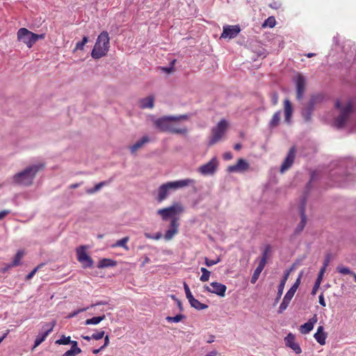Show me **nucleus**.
Instances as JSON below:
<instances>
[{"instance_id": "6e6552de", "label": "nucleus", "mask_w": 356, "mask_h": 356, "mask_svg": "<svg viewBox=\"0 0 356 356\" xmlns=\"http://www.w3.org/2000/svg\"><path fill=\"white\" fill-rule=\"evenodd\" d=\"M182 211V207L179 204L176 203L170 207L159 209L157 211V214L161 216L163 220L166 221L168 219L172 220L173 218H176L175 216L181 213Z\"/></svg>"}, {"instance_id": "2eb2a0df", "label": "nucleus", "mask_w": 356, "mask_h": 356, "mask_svg": "<svg viewBox=\"0 0 356 356\" xmlns=\"http://www.w3.org/2000/svg\"><path fill=\"white\" fill-rule=\"evenodd\" d=\"M240 31L241 28L238 25H225L223 26L220 38L233 39L238 35Z\"/></svg>"}, {"instance_id": "393cba45", "label": "nucleus", "mask_w": 356, "mask_h": 356, "mask_svg": "<svg viewBox=\"0 0 356 356\" xmlns=\"http://www.w3.org/2000/svg\"><path fill=\"white\" fill-rule=\"evenodd\" d=\"M150 139L147 136H143L140 140L135 143L130 147V151L131 153H134L138 149L141 148L145 144L149 143Z\"/></svg>"}, {"instance_id": "ea45409f", "label": "nucleus", "mask_w": 356, "mask_h": 356, "mask_svg": "<svg viewBox=\"0 0 356 356\" xmlns=\"http://www.w3.org/2000/svg\"><path fill=\"white\" fill-rule=\"evenodd\" d=\"M201 272H202V275L201 277H200V281L202 282H207L209 280V277H210V275H211V272L209 270H208L206 268H201Z\"/></svg>"}, {"instance_id": "6ab92c4d", "label": "nucleus", "mask_w": 356, "mask_h": 356, "mask_svg": "<svg viewBox=\"0 0 356 356\" xmlns=\"http://www.w3.org/2000/svg\"><path fill=\"white\" fill-rule=\"evenodd\" d=\"M293 113V106L289 99H286L284 101V122L287 124H291L292 123V115Z\"/></svg>"}, {"instance_id": "4be33fe9", "label": "nucleus", "mask_w": 356, "mask_h": 356, "mask_svg": "<svg viewBox=\"0 0 356 356\" xmlns=\"http://www.w3.org/2000/svg\"><path fill=\"white\" fill-rule=\"evenodd\" d=\"M294 294L295 293L292 291V290H288L280 305L279 309L277 311L279 314L283 313V312L286 309Z\"/></svg>"}, {"instance_id": "39448f33", "label": "nucleus", "mask_w": 356, "mask_h": 356, "mask_svg": "<svg viewBox=\"0 0 356 356\" xmlns=\"http://www.w3.org/2000/svg\"><path fill=\"white\" fill-rule=\"evenodd\" d=\"M44 34H36L26 28H21L17 31V39L24 43L28 48H31L38 40L44 38Z\"/></svg>"}, {"instance_id": "49530a36", "label": "nucleus", "mask_w": 356, "mask_h": 356, "mask_svg": "<svg viewBox=\"0 0 356 356\" xmlns=\"http://www.w3.org/2000/svg\"><path fill=\"white\" fill-rule=\"evenodd\" d=\"M261 272H262L261 270H259V268H256V269L254 270V271L252 275L251 280H250V282L252 284H254L257 281Z\"/></svg>"}, {"instance_id": "b1692460", "label": "nucleus", "mask_w": 356, "mask_h": 356, "mask_svg": "<svg viewBox=\"0 0 356 356\" xmlns=\"http://www.w3.org/2000/svg\"><path fill=\"white\" fill-rule=\"evenodd\" d=\"M314 339L321 345L325 344L327 334L324 332V327L322 325L318 327L316 332L314 335Z\"/></svg>"}, {"instance_id": "c03bdc74", "label": "nucleus", "mask_w": 356, "mask_h": 356, "mask_svg": "<svg viewBox=\"0 0 356 356\" xmlns=\"http://www.w3.org/2000/svg\"><path fill=\"white\" fill-rule=\"evenodd\" d=\"M176 63V60L174 59L170 63V65L168 67H162L161 70L163 72L170 74L175 71V64Z\"/></svg>"}, {"instance_id": "2f4dec72", "label": "nucleus", "mask_w": 356, "mask_h": 356, "mask_svg": "<svg viewBox=\"0 0 356 356\" xmlns=\"http://www.w3.org/2000/svg\"><path fill=\"white\" fill-rule=\"evenodd\" d=\"M105 315H102V316H95V317H92L91 318H88L87 319L84 324L86 325H97L99 324L101 321H102L103 320L105 319Z\"/></svg>"}, {"instance_id": "ddd939ff", "label": "nucleus", "mask_w": 356, "mask_h": 356, "mask_svg": "<svg viewBox=\"0 0 356 356\" xmlns=\"http://www.w3.org/2000/svg\"><path fill=\"white\" fill-rule=\"evenodd\" d=\"M165 184H166L167 187L170 191H176L177 189L182 188L190 185H194L195 184V181L193 179L187 178L174 181H168Z\"/></svg>"}, {"instance_id": "603ef678", "label": "nucleus", "mask_w": 356, "mask_h": 356, "mask_svg": "<svg viewBox=\"0 0 356 356\" xmlns=\"http://www.w3.org/2000/svg\"><path fill=\"white\" fill-rule=\"evenodd\" d=\"M89 309V307H83L78 309L77 310H74L68 315V318H73L75 317L76 315H78L79 313L86 312Z\"/></svg>"}, {"instance_id": "bf43d9fd", "label": "nucleus", "mask_w": 356, "mask_h": 356, "mask_svg": "<svg viewBox=\"0 0 356 356\" xmlns=\"http://www.w3.org/2000/svg\"><path fill=\"white\" fill-rule=\"evenodd\" d=\"M222 157L225 160L229 161L232 159L233 155L230 152H227L223 154Z\"/></svg>"}, {"instance_id": "f3484780", "label": "nucleus", "mask_w": 356, "mask_h": 356, "mask_svg": "<svg viewBox=\"0 0 356 356\" xmlns=\"http://www.w3.org/2000/svg\"><path fill=\"white\" fill-rule=\"evenodd\" d=\"M250 168L249 163L243 159H239L237 161V163L236 165H229L227 171L229 173L231 172H244L246 170H248Z\"/></svg>"}, {"instance_id": "a19ab883", "label": "nucleus", "mask_w": 356, "mask_h": 356, "mask_svg": "<svg viewBox=\"0 0 356 356\" xmlns=\"http://www.w3.org/2000/svg\"><path fill=\"white\" fill-rule=\"evenodd\" d=\"M144 236L146 238H149V239H153V240H159L162 237V234L161 232H156V234H151V233H148V232H145L144 234Z\"/></svg>"}, {"instance_id": "0e129e2a", "label": "nucleus", "mask_w": 356, "mask_h": 356, "mask_svg": "<svg viewBox=\"0 0 356 356\" xmlns=\"http://www.w3.org/2000/svg\"><path fill=\"white\" fill-rule=\"evenodd\" d=\"M10 213V210H3V211H0V220L5 218Z\"/></svg>"}, {"instance_id": "e433bc0d", "label": "nucleus", "mask_w": 356, "mask_h": 356, "mask_svg": "<svg viewBox=\"0 0 356 356\" xmlns=\"http://www.w3.org/2000/svg\"><path fill=\"white\" fill-rule=\"evenodd\" d=\"M323 99V97L321 95H314L311 97L308 104L314 108L315 104L321 102Z\"/></svg>"}, {"instance_id": "5fc2aeb1", "label": "nucleus", "mask_w": 356, "mask_h": 356, "mask_svg": "<svg viewBox=\"0 0 356 356\" xmlns=\"http://www.w3.org/2000/svg\"><path fill=\"white\" fill-rule=\"evenodd\" d=\"M264 25H267L270 28H273L275 25V19L273 17H269L265 22Z\"/></svg>"}, {"instance_id": "09e8293b", "label": "nucleus", "mask_w": 356, "mask_h": 356, "mask_svg": "<svg viewBox=\"0 0 356 356\" xmlns=\"http://www.w3.org/2000/svg\"><path fill=\"white\" fill-rule=\"evenodd\" d=\"M70 344H71L70 350H73L74 352H75L77 354H79L81 353V348L78 347V343L76 341L71 340V342L70 343Z\"/></svg>"}, {"instance_id": "052dcab7", "label": "nucleus", "mask_w": 356, "mask_h": 356, "mask_svg": "<svg viewBox=\"0 0 356 356\" xmlns=\"http://www.w3.org/2000/svg\"><path fill=\"white\" fill-rule=\"evenodd\" d=\"M318 302L321 306L325 307L326 304H325V301L324 296H323V293L318 296Z\"/></svg>"}, {"instance_id": "a18cd8bd", "label": "nucleus", "mask_w": 356, "mask_h": 356, "mask_svg": "<svg viewBox=\"0 0 356 356\" xmlns=\"http://www.w3.org/2000/svg\"><path fill=\"white\" fill-rule=\"evenodd\" d=\"M44 266V264H40L38 266H36L34 269H33L26 276V280H29L33 278L35 274L38 271V270Z\"/></svg>"}, {"instance_id": "c9c22d12", "label": "nucleus", "mask_w": 356, "mask_h": 356, "mask_svg": "<svg viewBox=\"0 0 356 356\" xmlns=\"http://www.w3.org/2000/svg\"><path fill=\"white\" fill-rule=\"evenodd\" d=\"M191 306L195 308L197 310H203L208 308V305L200 302L198 300L195 299L191 303H190Z\"/></svg>"}, {"instance_id": "423d86ee", "label": "nucleus", "mask_w": 356, "mask_h": 356, "mask_svg": "<svg viewBox=\"0 0 356 356\" xmlns=\"http://www.w3.org/2000/svg\"><path fill=\"white\" fill-rule=\"evenodd\" d=\"M306 203L307 197L306 196H304L298 205V211L300 216V221L295 228L293 234L291 236V238L296 237L298 235H300L306 226L307 222V218L305 213Z\"/></svg>"}, {"instance_id": "20e7f679", "label": "nucleus", "mask_w": 356, "mask_h": 356, "mask_svg": "<svg viewBox=\"0 0 356 356\" xmlns=\"http://www.w3.org/2000/svg\"><path fill=\"white\" fill-rule=\"evenodd\" d=\"M335 107L341 110L340 114L334 120V125L338 129H342L347 122L350 114L353 111L351 102H348L345 106H341L340 101L335 102Z\"/></svg>"}, {"instance_id": "69168bd1", "label": "nucleus", "mask_w": 356, "mask_h": 356, "mask_svg": "<svg viewBox=\"0 0 356 356\" xmlns=\"http://www.w3.org/2000/svg\"><path fill=\"white\" fill-rule=\"evenodd\" d=\"M184 291H185L186 296V295H189L190 293H191L190 288H189L188 285L186 282L184 283Z\"/></svg>"}, {"instance_id": "de8ad7c7", "label": "nucleus", "mask_w": 356, "mask_h": 356, "mask_svg": "<svg viewBox=\"0 0 356 356\" xmlns=\"http://www.w3.org/2000/svg\"><path fill=\"white\" fill-rule=\"evenodd\" d=\"M302 276V272H301L300 273V275H299L298 277L297 278V280H296L295 283L289 289L290 290H292V291H293L294 293H296V291H297V289L300 284V280H301Z\"/></svg>"}, {"instance_id": "f8f14e48", "label": "nucleus", "mask_w": 356, "mask_h": 356, "mask_svg": "<svg viewBox=\"0 0 356 356\" xmlns=\"http://www.w3.org/2000/svg\"><path fill=\"white\" fill-rule=\"evenodd\" d=\"M210 286L211 287L209 286H204V291L211 293H215L220 297H225L227 290V286L225 284L217 282H213L210 284Z\"/></svg>"}, {"instance_id": "72a5a7b5", "label": "nucleus", "mask_w": 356, "mask_h": 356, "mask_svg": "<svg viewBox=\"0 0 356 356\" xmlns=\"http://www.w3.org/2000/svg\"><path fill=\"white\" fill-rule=\"evenodd\" d=\"M186 316L184 314H177L175 316H167L165 318V320L168 322V323H179L180 322L181 320H184V319H186Z\"/></svg>"}, {"instance_id": "338daca9", "label": "nucleus", "mask_w": 356, "mask_h": 356, "mask_svg": "<svg viewBox=\"0 0 356 356\" xmlns=\"http://www.w3.org/2000/svg\"><path fill=\"white\" fill-rule=\"evenodd\" d=\"M277 101H278L277 95L276 93H274L272 95V103H273V105H276L277 104Z\"/></svg>"}, {"instance_id": "680f3d73", "label": "nucleus", "mask_w": 356, "mask_h": 356, "mask_svg": "<svg viewBox=\"0 0 356 356\" xmlns=\"http://www.w3.org/2000/svg\"><path fill=\"white\" fill-rule=\"evenodd\" d=\"M172 297L173 299H175L176 300V302H177V307H179V311L182 312L184 310V308H183L181 302L179 299L175 298V296H172Z\"/></svg>"}, {"instance_id": "9b49d317", "label": "nucleus", "mask_w": 356, "mask_h": 356, "mask_svg": "<svg viewBox=\"0 0 356 356\" xmlns=\"http://www.w3.org/2000/svg\"><path fill=\"white\" fill-rule=\"evenodd\" d=\"M77 260L82 264L84 268H91L93 265V261L86 253L85 247L80 246L76 249Z\"/></svg>"}, {"instance_id": "774afa93", "label": "nucleus", "mask_w": 356, "mask_h": 356, "mask_svg": "<svg viewBox=\"0 0 356 356\" xmlns=\"http://www.w3.org/2000/svg\"><path fill=\"white\" fill-rule=\"evenodd\" d=\"M327 267V266H325L324 265H323V266L321 267V270H320V271L318 272V275L319 277H323L324 273H325Z\"/></svg>"}, {"instance_id": "473e14b6", "label": "nucleus", "mask_w": 356, "mask_h": 356, "mask_svg": "<svg viewBox=\"0 0 356 356\" xmlns=\"http://www.w3.org/2000/svg\"><path fill=\"white\" fill-rule=\"evenodd\" d=\"M129 238L128 236L124 237L120 240L117 241L116 243L112 245V247H121L123 248L124 250H128L129 247L127 246V243L129 241Z\"/></svg>"}, {"instance_id": "7c9ffc66", "label": "nucleus", "mask_w": 356, "mask_h": 356, "mask_svg": "<svg viewBox=\"0 0 356 356\" xmlns=\"http://www.w3.org/2000/svg\"><path fill=\"white\" fill-rule=\"evenodd\" d=\"M116 264L117 262L115 260H113L111 259L104 258L99 261L97 264V268H105L108 267H114L116 266Z\"/></svg>"}, {"instance_id": "a211bd4d", "label": "nucleus", "mask_w": 356, "mask_h": 356, "mask_svg": "<svg viewBox=\"0 0 356 356\" xmlns=\"http://www.w3.org/2000/svg\"><path fill=\"white\" fill-rule=\"evenodd\" d=\"M179 226V223L178 222L177 218H173L170 221V228L166 231L165 234H164V239L165 241H170L171 240L175 234L178 233V228Z\"/></svg>"}, {"instance_id": "5701e85b", "label": "nucleus", "mask_w": 356, "mask_h": 356, "mask_svg": "<svg viewBox=\"0 0 356 356\" xmlns=\"http://www.w3.org/2000/svg\"><path fill=\"white\" fill-rule=\"evenodd\" d=\"M289 274H290V270H286L284 272V275L282 279L281 280V281L279 284L278 288H277V296L275 300V302H278L282 296L284 286L286 282V280L289 278Z\"/></svg>"}, {"instance_id": "f704fd0d", "label": "nucleus", "mask_w": 356, "mask_h": 356, "mask_svg": "<svg viewBox=\"0 0 356 356\" xmlns=\"http://www.w3.org/2000/svg\"><path fill=\"white\" fill-rule=\"evenodd\" d=\"M108 184V182L106 181H101L97 184L93 188H89L86 191L87 193L92 194L97 191H99L103 186Z\"/></svg>"}, {"instance_id": "c85d7f7f", "label": "nucleus", "mask_w": 356, "mask_h": 356, "mask_svg": "<svg viewBox=\"0 0 356 356\" xmlns=\"http://www.w3.org/2000/svg\"><path fill=\"white\" fill-rule=\"evenodd\" d=\"M24 256V251L23 250H19L15 255L12 262L8 264V268H13L18 266L21 264L20 261Z\"/></svg>"}, {"instance_id": "f257e3e1", "label": "nucleus", "mask_w": 356, "mask_h": 356, "mask_svg": "<svg viewBox=\"0 0 356 356\" xmlns=\"http://www.w3.org/2000/svg\"><path fill=\"white\" fill-rule=\"evenodd\" d=\"M188 118V116L187 115L163 116L156 119L154 123L155 127L161 131L186 134L188 131L186 127H177L172 124V122L186 120Z\"/></svg>"}, {"instance_id": "aec40b11", "label": "nucleus", "mask_w": 356, "mask_h": 356, "mask_svg": "<svg viewBox=\"0 0 356 356\" xmlns=\"http://www.w3.org/2000/svg\"><path fill=\"white\" fill-rule=\"evenodd\" d=\"M285 344L286 346L291 348L296 354H300L302 349L298 343L295 342V336L292 333H289L284 338Z\"/></svg>"}, {"instance_id": "dca6fc26", "label": "nucleus", "mask_w": 356, "mask_h": 356, "mask_svg": "<svg viewBox=\"0 0 356 356\" xmlns=\"http://www.w3.org/2000/svg\"><path fill=\"white\" fill-rule=\"evenodd\" d=\"M296 152V150L295 147H292L290 148L285 159L284 160L282 164L281 165L280 172L282 173H284L286 170L289 169L293 165L295 160Z\"/></svg>"}, {"instance_id": "37998d69", "label": "nucleus", "mask_w": 356, "mask_h": 356, "mask_svg": "<svg viewBox=\"0 0 356 356\" xmlns=\"http://www.w3.org/2000/svg\"><path fill=\"white\" fill-rule=\"evenodd\" d=\"M88 42V37L83 36L81 41L76 42L74 51L76 50H82L83 49L84 45Z\"/></svg>"}, {"instance_id": "4c0bfd02", "label": "nucleus", "mask_w": 356, "mask_h": 356, "mask_svg": "<svg viewBox=\"0 0 356 356\" xmlns=\"http://www.w3.org/2000/svg\"><path fill=\"white\" fill-rule=\"evenodd\" d=\"M322 280H323L322 277H319L318 275L317 276V278L314 282V284L313 286V288H312V290L311 292V294L312 296H315L316 294V292H317L318 289H319L320 285L321 284Z\"/></svg>"}, {"instance_id": "0eeeda50", "label": "nucleus", "mask_w": 356, "mask_h": 356, "mask_svg": "<svg viewBox=\"0 0 356 356\" xmlns=\"http://www.w3.org/2000/svg\"><path fill=\"white\" fill-rule=\"evenodd\" d=\"M228 123L226 120H221L216 127L211 129V136L209 141V145H213L218 143L225 134L227 128Z\"/></svg>"}, {"instance_id": "a878e982", "label": "nucleus", "mask_w": 356, "mask_h": 356, "mask_svg": "<svg viewBox=\"0 0 356 356\" xmlns=\"http://www.w3.org/2000/svg\"><path fill=\"white\" fill-rule=\"evenodd\" d=\"M170 190L167 187L165 184L161 185L158 189L157 201L161 202L166 199L169 194Z\"/></svg>"}, {"instance_id": "6e6d98bb", "label": "nucleus", "mask_w": 356, "mask_h": 356, "mask_svg": "<svg viewBox=\"0 0 356 356\" xmlns=\"http://www.w3.org/2000/svg\"><path fill=\"white\" fill-rule=\"evenodd\" d=\"M108 304V302L106 301V300H99V301H97L95 303L92 304L90 306H88V307H89V309H90V308L94 307L95 306L106 305Z\"/></svg>"}, {"instance_id": "58836bf2", "label": "nucleus", "mask_w": 356, "mask_h": 356, "mask_svg": "<svg viewBox=\"0 0 356 356\" xmlns=\"http://www.w3.org/2000/svg\"><path fill=\"white\" fill-rule=\"evenodd\" d=\"M337 270L338 273L342 275H354V272L352 271L349 268L343 266H338Z\"/></svg>"}, {"instance_id": "f03ea898", "label": "nucleus", "mask_w": 356, "mask_h": 356, "mask_svg": "<svg viewBox=\"0 0 356 356\" xmlns=\"http://www.w3.org/2000/svg\"><path fill=\"white\" fill-rule=\"evenodd\" d=\"M43 167L44 165L42 163L29 165L24 170L15 174L13 176V181L19 185H31L37 172Z\"/></svg>"}, {"instance_id": "c756f323", "label": "nucleus", "mask_w": 356, "mask_h": 356, "mask_svg": "<svg viewBox=\"0 0 356 356\" xmlns=\"http://www.w3.org/2000/svg\"><path fill=\"white\" fill-rule=\"evenodd\" d=\"M154 97L149 96L147 97L141 99L139 102V106L141 108H152L154 106Z\"/></svg>"}, {"instance_id": "cd10ccee", "label": "nucleus", "mask_w": 356, "mask_h": 356, "mask_svg": "<svg viewBox=\"0 0 356 356\" xmlns=\"http://www.w3.org/2000/svg\"><path fill=\"white\" fill-rule=\"evenodd\" d=\"M314 110V108L307 104V106L302 108L301 111V115L305 122H310L312 121V115Z\"/></svg>"}, {"instance_id": "4d7b16f0", "label": "nucleus", "mask_w": 356, "mask_h": 356, "mask_svg": "<svg viewBox=\"0 0 356 356\" xmlns=\"http://www.w3.org/2000/svg\"><path fill=\"white\" fill-rule=\"evenodd\" d=\"M266 262H267V260H265V259H260L257 268H259V270H263L266 264Z\"/></svg>"}, {"instance_id": "864d4df0", "label": "nucleus", "mask_w": 356, "mask_h": 356, "mask_svg": "<svg viewBox=\"0 0 356 356\" xmlns=\"http://www.w3.org/2000/svg\"><path fill=\"white\" fill-rule=\"evenodd\" d=\"M104 334H105V332L104 330H101L96 333H93L90 336V338H92V339H95V340H99L104 337Z\"/></svg>"}, {"instance_id": "7ed1b4c3", "label": "nucleus", "mask_w": 356, "mask_h": 356, "mask_svg": "<svg viewBox=\"0 0 356 356\" xmlns=\"http://www.w3.org/2000/svg\"><path fill=\"white\" fill-rule=\"evenodd\" d=\"M110 38L107 31H102L97 37L91 52V56L99 59L106 55L109 49Z\"/></svg>"}, {"instance_id": "bb28decb", "label": "nucleus", "mask_w": 356, "mask_h": 356, "mask_svg": "<svg viewBox=\"0 0 356 356\" xmlns=\"http://www.w3.org/2000/svg\"><path fill=\"white\" fill-rule=\"evenodd\" d=\"M281 110H279L274 113L271 120L268 122V127L270 129H273L278 127L281 120Z\"/></svg>"}, {"instance_id": "1a4fd4ad", "label": "nucleus", "mask_w": 356, "mask_h": 356, "mask_svg": "<svg viewBox=\"0 0 356 356\" xmlns=\"http://www.w3.org/2000/svg\"><path fill=\"white\" fill-rule=\"evenodd\" d=\"M218 161L216 157L212 158L207 163L200 165L197 168V172L203 176L213 175L217 170Z\"/></svg>"}, {"instance_id": "3c124183", "label": "nucleus", "mask_w": 356, "mask_h": 356, "mask_svg": "<svg viewBox=\"0 0 356 356\" xmlns=\"http://www.w3.org/2000/svg\"><path fill=\"white\" fill-rule=\"evenodd\" d=\"M271 252V247L270 245H265L264 250L262 252V256L261 259H265V260L268 259V255Z\"/></svg>"}, {"instance_id": "9d476101", "label": "nucleus", "mask_w": 356, "mask_h": 356, "mask_svg": "<svg viewBox=\"0 0 356 356\" xmlns=\"http://www.w3.org/2000/svg\"><path fill=\"white\" fill-rule=\"evenodd\" d=\"M55 323H45L42 325L41 330L35 337L34 341V348L41 344L47 338V337L52 332Z\"/></svg>"}, {"instance_id": "13d9d810", "label": "nucleus", "mask_w": 356, "mask_h": 356, "mask_svg": "<svg viewBox=\"0 0 356 356\" xmlns=\"http://www.w3.org/2000/svg\"><path fill=\"white\" fill-rule=\"evenodd\" d=\"M331 258H332V254L330 253H327L326 255H325V259H324V261H323V265L325 266H327L331 261Z\"/></svg>"}, {"instance_id": "e2e57ef3", "label": "nucleus", "mask_w": 356, "mask_h": 356, "mask_svg": "<svg viewBox=\"0 0 356 356\" xmlns=\"http://www.w3.org/2000/svg\"><path fill=\"white\" fill-rule=\"evenodd\" d=\"M76 355L78 354L70 349L67 351H66L64 354H63L61 356H75Z\"/></svg>"}, {"instance_id": "8fccbe9b", "label": "nucleus", "mask_w": 356, "mask_h": 356, "mask_svg": "<svg viewBox=\"0 0 356 356\" xmlns=\"http://www.w3.org/2000/svg\"><path fill=\"white\" fill-rule=\"evenodd\" d=\"M220 258H218L216 260L209 259L207 257L204 258V263H205L206 266H208V267H211V266H213L215 264H217L218 263L220 262Z\"/></svg>"}, {"instance_id": "4468645a", "label": "nucleus", "mask_w": 356, "mask_h": 356, "mask_svg": "<svg viewBox=\"0 0 356 356\" xmlns=\"http://www.w3.org/2000/svg\"><path fill=\"white\" fill-rule=\"evenodd\" d=\"M296 86V98L298 100H301L305 95L306 87V79L301 75L298 74L294 79Z\"/></svg>"}, {"instance_id": "79ce46f5", "label": "nucleus", "mask_w": 356, "mask_h": 356, "mask_svg": "<svg viewBox=\"0 0 356 356\" xmlns=\"http://www.w3.org/2000/svg\"><path fill=\"white\" fill-rule=\"evenodd\" d=\"M71 342L70 337H65L63 335L59 339L56 341V344L59 345H68Z\"/></svg>"}, {"instance_id": "412c9836", "label": "nucleus", "mask_w": 356, "mask_h": 356, "mask_svg": "<svg viewBox=\"0 0 356 356\" xmlns=\"http://www.w3.org/2000/svg\"><path fill=\"white\" fill-rule=\"evenodd\" d=\"M318 318L317 315L314 314L308 321L300 327V332L302 334H307L309 333L314 328V325L317 323Z\"/></svg>"}]
</instances>
